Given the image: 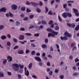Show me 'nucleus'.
Here are the masks:
<instances>
[{"mask_svg": "<svg viewBox=\"0 0 79 79\" xmlns=\"http://www.w3.org/2000/svg\"><path fill=\"white\" fill-rule=\"evenodd\" d=\"M19 65H20V69H23L24 68V65H21L20 64L19 65H18V64H13L12 65V68L13 69H14L15 71H17L19 70Z\"/></svg>", "mask_w": 79, "mask_h": 79, "instance_id": "obj_1", "label": "nucleus"}, {"mask_svg": "<svg viewBox=\"0 0 79 79\" xmlns=\"http://www.w3.org/2000/svg\"><path fill=\"white\" fill-rule=\"evenodd\" d=\"M67 25L68 27H71L72 28H74L76 27V25L74 23L70 24L69 23H67Z\"/></svg>", "mask_w": 79, "mask_h": 79, "instance_id": "obj_2", "label": "nucleus"}, {"mask_svg": "<svg viewBox=\"0 0 79 79\" xmlns=\"http://www.w3.org/2000/svg\"><path fill=\"white\" fill-rule=\"evenodd\" d=\"M11 8L12 10H16L18 8V6L15 4H13L11 5Z\"/></svg>", "mask_w": 79, "mask_h": 79, "instance_id": "obj_3", "label": "nucleus"}, {"mask_svg": "<svg viewBox=\"0 0 79 79\" xmlns=\"http://www.w3.org/2000/svg\"><path fill=\"white\" fill-rule=\"evenodd\" d=\"M60 39L62 40H67L68 39V37L66 36H61L60 37Z\"/></svg>", "mask_w": 79, "mask_h": 79, "instance_id": "obj_4", "label": "nucleus"}, {"mask_svg": "<svg viewBox=\"0 0 79 79\" xmlns=\"http://www.w3.org/2000/svg\"><path fill=\"white\" fill-rule=\"evenodd\" d=\"M64 35H67L68 37H71V34L67 32H65Z\"/></svg>", "mask_w": 79, "mask_h": 79, "instance_id": "obj_5", "label": "nucleus"}, {"mask_svg": "<svg viewBox=\"0 0 79 79\" xmlns=\"http://www.w3.org/2000/svg\"><path fill=\"white\" fill-rule=\"evenodd\" d=\"M62 16L64 17V18H67V15H68V13L66 12H64L62 15Z\"/></svg>", "mask_w": 79, "mask_h": 79, "instance_id": "obj_6", "label": "nucleus"}, {"mask_svg": "<svg viewBox=\"0 0 79 79\" xmlns=\"http://www.w3.org/2000/svg\"><path fill=\"white\" fill-rule=\"evenodd\" d=\"M31 4L33 6L36 7V6L39 5V4L37 3H35L34 2H31Z\"/></svg>", "mask_w": 79, "mask_h": 79, "instance_id": "obj_7", "label": "nucleus"}, {"mask_svg": "<svg viewBox=\"0 0 79 79\" xmlns=\"http://www.w3.org/2000/svg\"><path fill=\"white\" fill-rule=\"evenodd\" d=\"M52 35H53V37H55V35H58V32H55L54 31H52Z\"/></svg>", "mask_w": 79, "mask_h": 79, "instance_id": "obj_8", "label": "nucleus"}, {"mask_svg": "<svg viewBox=\"0 0 79 79\" xmlns=\"http://www.w3.org/2000/svg\"><path fill=\"white\" fill-rule=\"evenodd\" d=\"M19 40H23V39H24V35H21L19 37Z\"/></svg>", "mask_w": 79, "mask_h": 79, "instance_id": "obj_9", "label": "nucleus"}, {"mask_svg": "<svg viewBox=\"0 0 79 79\" xmlns=\"http://www.w3.org/2000/svg\"><path fill=\"white\" fill-rule=\"evenodd\" d=\"M7 58V60H8L9 62V61H12V59H13L12 57L9 56H8Z\"/></svg>", "mask_w": 79, "mask_h": 79, "instance_id": "obj_10", "label": "nucleus"}, {"mask_svg": "<svg viewBox=\"0 0 79 79\" xmlns=\"http://www.w3.org/2000/svg\"><path fill=\"white\" fill-rule=\"evenodd\" d=\"M1 12L3 11V12H5L6 11V9L5 7H3L1 9Z\"/></svg>", "mask_w": 79, "mask_h": 79, "instance_id": "obj_11", "label": "nucleus"}, {"mask_svg": "<svg viewBox=\"0 0 79 79\" xmlns=\"http://www.w3.org/2000/svg\"><path fill=\"white\" fill-rule=\"evenodd\" d=\"M25 74L26 76H29V72L28 70H27V71L25 72Z\"/></svg>", "mask_w": 79, "mask_h": 79, "instance_id": "obj_12", "label": "nucleus"}, {"mask_svg": "<svg viewBox=\"0 0 79 79\" xmlns=\"http://www.w3.org/2000/svg\"><path fill=\"white\" fill-rule=\"evenodd\" d=\"M18 54L22 55L24 53V51L23 50H20L18 51Z\"/></svg>", "mask_w": 79, "mask_h": 79, "instance_id": "obj_13", "label": "nucleus"}, {"mask_svg": "<svg viewBox=\"0 0 79 79\" xmlns=\"http://www.w3.org/2000/svg\"><path fill=\"white\" fill-rule=\"evenodd\" d=\"M6 36L5 35H3L1 37V39L2 40H5V39H6Z\"/></svg>", "mask_w": 79, "mask_h": 79, "instance_id": "obj_14", "label": "nucleus"}, {"mask_svg": "<svg viewBox=\"0 0 79 79\" xmlns=\"http://www.w3.org/2000/svg\"><path fill=\"white\" fill-rule=\"evenodd\" d=\"M35 59L37 61H40V58L39 57H35Z\"/></svg>", "mask_w": 79, "mask_h": 79, "instance_id": "obj_15", "label": "nucleus"}, {"mask_svg": "<svg viewBox=\"0 0 79 79\" xmlns=\"http://www.w3.org/2000/svg\"><path fill=\"white\" fill-rule=\"evenodd\" d=\"M42 48H46L47 47V46L45 44H43L42 46Z\"/></svg>", "mask_w": 79, "mask_h": 79, "instance_id": "obj_16", "label": "nucleus"}, {"mask_svg": "<svg viewBox=\"0 0 79 79\" xmlns=\"http://www.w3.org/2000/svg\"><path fill=\"white\" fill-rule=\"evenodd\" d=\"M79 29V25H77L76 27L75 28V30L76 31H78Z\"/></svg>", "mask_w": 79, "mask_h": 79, "instance_id": "obj_17", "label": "nucleus"}, {"mask_svg": "<svg viewBox=\"0 0 79 79\" xmlns=\"http://www.w3.org/2000/svg\"><path fill=\"white\" fill-rule=\"evenodd\" d=\"M54 29L55 30H56V31L57 30H59L60 29V27H59V26H55Z\"/></svg>", "mask_w": 79, "mask_h": 79, "instance_id": "obj_18", "label": "nucleus"}, {"mask_svg": "<svg viewBox=\"0 0 79 79\" xmlns=\"http://www.w3.org/2000/svg\"><path fill=\"white\" fill-rule=\"evenodd\" d=\"M68 16L69 18L72 17V14L69 12L67 13V17Z\"/></svg>", "mask_w": 79, "mask_h": 79, "instance_id": "obj_19", "label": "nucleus"}, {"mask_svg": "<svg viewBox=\"0 0 79 79\" xmlns=\"http://www.w3.org/2000/svg\"><path fill=\"white\" fill-rule=\"evenodd\" d=\"M9 16L10 17L12 18L14 16V14L11 13V12H9Z\"/></svg>", "mask_w": 79, "mask_h": 79, "instance_id": "obj_20", "label": "nucleus"}, {"mask_svg": "<svg viewBox=\"0 0 79 79\" xmlns=\"http://www.w3.org/2000/svg\"><path fill=\"white\" fill-rule=\"evenodd\" d=\"M32 63H30L29 65L28 66V68L29 69H31V68H32Z\"/></svg>", "mask_w": 79, "mask_h": 79, "instance_id": "obj_21", "label": "nucleus"}, {"mask_svg": "<svg viewBox=\"0 0 79 79\" xmlns=\"http://www.w3.org/2000/svg\"><path fill=\"white\" fill-rule=\"evenodd\" d=\"M42 24H47V22L45 21H41Z\"/></svg>", "mask_w": 79, "mask_h": 79, "instance_id": "obj_22", "label": "nucleus"}, {"mask_svg": "<svg viewBox=\"0 0 79 79\" xmlns=\"http://www.w3.org/2000/svg\"><path fill=\"white\" fill-rule=\"evenodd\" d=\"M50 36H51V37H53V34H52L51 33H49L48 35V37H50Z\"/></svg>", "mask_w": 79, "mask_h": 79, "instance_id": "obj_23", "label": "nucleus"}, {"mask_svg": "<svg viewBox=\"0 0 79 79\" xmlns=\"http://www.w3.org/2000/svg\"><path fill=\"white\" fill-rule=\"evenodd\" d=\"M13 40L15 43H17L18 42V40L17 39L15 38H14L13 39Z\"/></svg>", "mask_w": 79, "mask_h": 79, "instance_id": "obj_24", "label": "nucleus"}, {"mask_svg": "<svg viewBox=\"0 0 79 79\" xmlns=\"http://www.w3.org/2000/svg\"><path fill=\"white\" fill-rule=\"evenodd\" d=\"M15 23L17 26H18V25H19V24H20V22L18 21H16Z\"/></svg>", "mask_w": 79, "mask_h": 79, "instance_id": "obj_25", "label": "nucleus"}, {"mask_svg": "<svg viewBox=\"0 0 79 79\" xmlns=\"http://www.w3.org/2000/svg\"><path fill=\"white\" fill-rule=\"evenodd\" d=\"M4 28V26L3 25H0V30H2Z\"/></svg>", "mask_w": 79, "mask_h": 79, "instance_id": "obj_26", "label": "nucleus"}, {"mask_svg": "<svg viewBox=\"0 0 79 79\" xmlns=\"http://www.w3.org/2000/svg\"><path fill=\"white\" fill-rule=\"evenodd\" d=\"M6 44L7 46H10L11 45V43L10 41H8L7 42Z\"/></svg>", "mask_w": 79, "mask_h": 79, "instance_id": "obj_27", "label": "nucleus"}, {"mask_svg": "<svg viewBox=\"0 0 79 79\" xmlns=\"http://www.w3.org/2000/svg\"><path fill=\"white\" fill-rule=\"evenodd\" d=\"M58 18L59 19V21L60 22H62V19L61 18V17H60V15H58Z\"/></svg>", "mask_w": 79, "mask_h": 79, "instance_id": "obj_28", "label": "nucleus"}, {"mask_svg": "<svg viewBox=\"0 0 79 79\" xmlns=\"http://www.w3.org/2000/svg\"><path fill=\"white\" fill-rule=\"evenodd\" d=\"M20 43H21V44H24V43L25 42H27V41H19Z\"/></svg>", "mask_w": 79, "mask_h": 79, "instance_id": "obj_29", "label": "nucleus"}, {"mask_svg": "<svg viewBox=\"0 0 79 79\" xmlns=\"http://www.w3.org/2000/svg\"><path fill=\"white\" fill-rule=\"evenodd\" d=\"M0 77H4L3 73L1 72V73H0Z\"/></svg>", "mask_w": 79, "mask_h": 79, "instance_id": "obj_30", "label": "nucleus"}, {"mask_svg": "<svg viewBox=\"0 0 79 79\" xmlns=\"http://www.w3.org/2000/svg\"><path fill=\"white\" fill-rule=\"evenodd\" d=\"M35 54V51H33L31 52V55H34Z\"/></svg>", "mask_w": 79, "mask_h": 79, "instance_id": "obj_31", "label": "nucleus"}, {"mask_svg": "<svg viewBox=\"0 0 79 79\" xmlns=\"http://www.w3.org/2000/svg\"><path fill=\"white\" fill-rule=\"evenodd\" d=\"M18 77L19 79H21L22 78L21 75L20 74H18Z\"/></svg>", "mask_w": 79, "mask_h": 79, "instance_id": "obj_32", "label": "nucleus"}, {"mask_svg": "<svg viewBox=\"0 0 79 79\" xmlns=\"http://www.w3.org/2000/svg\"><path fill=\"white\" fill-rule=\"evenodd\" d=\"M73 10L74 12V13H76L78 12V10L76 9H74Z\"/></svg>", "mask_w": 79, "mask_h": 79, "instance_id": "obj_33", "label": "nucleus"}, {"mask_svg": "<svg viewBox=\"0 0 79 79\" xmlns=\"http://www.w3.org/2000/svg\"><path fill=\"white\" fill-rule=\"evenodd\" d=\"M19 48V46L17 45L15 46L14 48V50H16V49H18Z\"/></svg>", "mask_w": 79, "mask_h": 79, "instance_id": "obj_34", "label": "nucleus"}, {"mask_svg": "<svg viewBox=\"0 0 79 79\" xmlns=\"http://www.w3.org/2000/svg\"><path fill=\"white\" fill-rule=\"evenodd\" d=\"M7 62V60H6V59L4 60L3 62V64H6Z\"/></svg>", "mask_w": 79, "mask_h": 79, "instance_id": "obj_35", "label": "nucleus"}, {"mask_svg": "<svg viewBox=\"0 0 79 79\" xmlns=\"http://www.w3.org/2000/svg\"><path fill=\"white\" fill-rule=\"evenodd\" d=\"M30 52V51L29 50H27V49H26V51H25V53L26 54H27V53H29Z\"/></svg>", "mask_w": 79, "mask_h": 79, "instance_id": "obj_36", "label": "nucleus"}, {"mask_svg": "<svg viewBox=\"0 0 79 79\" xmlns=\"http://www.w3.org/2000/svg\"><path fill=\"white\" fill-rule=\"evenodd\" d=\"M7 37H8V38H9V39H10L11 37V35L9 34H8L7 35Z\"/></svg>", "mask_w": 79, "mask_h": 79, "instance_id": "obj_37", "label": "nucleus"}, {"mask_svg": "<svg viewBox=\"0 0 79 79\" xmlns=\"http://www.w3.org/2000/svg\"><path fill=\"white\" fill-rule=\"evenodd\" d=\"M29 18L30 19H32L34 18V15H31L29 16Z\"/></svg>", "mask_w": 79, "mask_h": 79, "instance_id": "obj_38", "label": "nucleus"}, {"mask_svg": "<svg viewBox=\"0 0 79 79\" xmlns=\"http://www.w3.org/2000/svg\"><path fill=\"white\" fill-rule=\"evenodd\" d=\"M25 34L27 35H28V36H31V35H32V34L30 33H25Z\"/></svg>", "mask_w": 79, "mask_h": 79, "instance_id": "obj_39", "label": "nucleus"}, {"mask_svg": "<svg viewBox=\"0 0 79 79\" xmlns=\"http://www.w3.org/2000/svg\"><path fill=\"white\" fill-rule=\"evenodd\" d=\"M28 19H29L28 17H26L24 18L23 19V20H24V21H27V20H28Z\"/></svg>", "mask_w": 79, "mask_h": 79, "instance_id": "obj_40", "label": "nucleus"}, {"mask_svg": "<svg viewBox=\"0 0 79 79\" xmlns=\"http://www.w3.org/2000/svg\"><path fill=\"white\" fill-rule=\"evenodd\" d=\"M34 36L35 37H39V33L35 34L34 35Z\"/></svg>", "mask_w": 79, "mask_h": 79, "instance_id": "obj_41", "label": "nucleus"}, {"mask_svg": "<svg viewBox=\"0 0 79 79\" xmlns=\"http://www.w3.org/2000/svg\"><path fill=\"white\" fill-rule=\"evenodd\" d=\"M47 31H48V32H52V30L51 28H48L47 29Z\"/></svg>", "mask_w": 79, "mask_h": 79, "instance_id": "obj_42", "label": "nucleus"}, {"mask_svg": "<svg viewBox=\"0 0 79 79\" xmlns=\"http://www.w3.org/2000/svg\"><path fill=\"white\" fill-rule=\"evenodd\" d=\"M64 8H66L67 7V4H64L63 5Z\"/></svg>", "mask_w": 79, "mask_h": 79, "instance_id": "obj_43", "label": "nucleus"}, {"mask_svg": "<svg viewBox=\"0 0 79 79\" xmlns=\"http://www.w3.org/2000/svg\"><path fill=\"white\" fill-rule=\"evenodd\" d=\"M53 23V21L51 20L49 22L48 24H52Z\"/></svg>", "mask_w": 79, "mask_h": 79, "instance_id": "obj_44", "label": "nucleus"}, {"mask_svg": "<svg viewBox=\"0 0 79 79\" xmlns=\"http://www.w3.org/2000/svg\"><path fill=\"white\" fill-rule=\"evenodd\" d=\"M48 14V15H53V13L52 12L51 10H50L49 11Z\"/></svg>", "mask_w": 79, "mask_h": 79, "instance_id": "obj_45", "label": "nucleus"}, {"mask_svg": "<svg viewBox=\"0 0 79 79\" xmlns=\"http://www.w3.org/2000/svg\"><path fill=\"white\" fill-rule=\"evenodd\" d=\"M36 10L37 11V13H40V9L39 8H37L36 9Z\"/></svg>", "mask_w": 79, "mask_h": 79, "instance_id": "obj_46", "label": "nucleus"}, {"mask_svg": "<svg viewBox=\"0 0 79 79\" xmlns=\"http://www.w3.org/2000/svg\"><path fill=\"white\" fill-rule=\"evenodd\" d=\"M45 10H46V12L47 13L48 11V9L47 8V6L45 7Z\"/></svg>", "mask_w": 79, "mask_h": 79, "instance_id": "obj_47", "label": "nucleus"}, {"mask_svg": "<svg viewBox=\"0 0 79 79\" xmlns=\"http://www.w3.org/2000/svg\"><path fill=\"white\" fill-rule=\"evenodd\" d=\"M79 61V60L78 58H77L75 60V63H77V62H78Z\"/></svg>", "mask_w": 79, "mask_h": 79, "instance_id": "obj_48", "label": "nucleus"}, {"mask_svg": "<svg viewBox=\"0 0 79 79\" xmlns=\"http://www.w3.org/2000/svg\"><path fill=\"white\" fill-rule=\"evenodd\" d=\"M21 9L22 11H25V7H22V8H21Z\"/></svg>", "mask_w": 79, "mask_h": 79, "instance_id": "obj_49", "label": "nucleus"}, {"mask_svg": "<svg viewBox=\"0 0 79 79\" xmlns=\"http://www.w3.org/2000/svg\"><path fill=\"white\" fill-rule=\"evenodd\" d=\"M20 31H25V28H24L22 27L20 28Z\"/></svg>", "mask_w": 79, "mask_h": 79, "instance_id": "obj_50", "label": "nucleus"}, {"mask_svg": "<svg viewBox=\"0 0 79 79\" xmlns=\"http://www.w3.org/2000/svg\"><path fill=\"white\" fill-rule=\"evenodd\" d=\"M49 74L50 76H52L53 74V72L52 71H50Z\"/></svg>", "mask_w": 79, "mask_h": 79, "instance_id": "obj_51", "label": "nucleus"}, {"mask_svg": "<svg viewBox=\"0 0 79 79\" xmlns=\"http://www.w3.org/2000/svg\"><path fill=\"white\" fill-rule=\"evenodd\" d=\"M31 47H35V45L34 44H31Z\"/></svg>", "mask_w": 79, "mask_h": 79, "instance_id": "obj_52", "label": "nucleus"}, {"mask_svg": "<svg viewBox=\"0 0 79 79\" xmlns=\"http://www.w3.org/2000/svg\"><path fill=\"white\" fill-rule=\"evenodd\" d=\"M27 12H31V10L28 8L27 9Z\"/></svg>", "mask_w": 79, "mask_h": 79, "instance_id": "obj_53", "label": "nucleus"}, {"mask_svg": "<svg viewBox=\"0 0 79 79\" xmlns=\"http://www.w3.org/2000/svg\"><path fill=\"white\" fill-rule=\"evenodd\" d=\"M76 45V43H72L71 44V47H73V46H74V45Z\"/></svg>", "mask_w": 79, "mask_h": 79, "instance_id": "obj_54", "label": "nucleus"}, {"mask_svg": "<svg viewBox=\"0 0 79 79\" xmlns=\"http://www.w3.org/2000/svg\"><path fill=\"white\" fill-rule=\"evenodd\" d=\"M7 74L9 76H11V72H8Z\"/></svg>", "mask_w": 79, "mask_h": 79, "instance_id": "obj_55", "label": "nucleus"}, {"mask_svg": "<svg viewBox=\"0 0 79 79\" xmlns=\"http://www.w3.org/2000/svg\"><path fill=\"white\" fill-rule=\"evenodd\" d=\"M44 41L45 43H48V39L46 38L45 39Z\"/></svg>", "mask_w": 79, "mask_h": 79, "instance_id": "obj_56", "label": "nucleus"}, {"mask_svg": "<svg viewBox=\"0 0 79 79\" xmlns=\"http://www.w3.org/2000/svg\"><path fill=\"white\" fill-rule=\"evenodd\" d=\"M26 5H31V2L30 3L28 1H27V3H26Z\"/></svg>", "mask_w": 79, "mask_h": 79, "instance_id": "obj_57", "label": "nucleus"}, {"mask_svg": "<svg viewBox=\"0 0 79 79\" xmlns=\"http://www.w3.org/2000/svg\"><path fill=\"white\" fill-rule=\"evenodd\" d=\"M47 65L48 66H50V62H48L47 63Z\"/></svg>", "mask_w": 79, "mask_h": 79, "instance_id": "obj_58", "label": "nucleus"}, {"mask_svg": "<svg viewBox=\"0 0 79 79\" xmlns=\"http://www.w3.org/2000/svg\"><path fill=\"white\" fill-rule=\"evenodd\" d=\"M77 75H78V73H73V76H77Z\"/></svg>", "mask_w": 79, "mask_h": 79, "instance_id": "obj_59", "label": "nucleus"}, {"mask_svg": "<svg viewBox=\"0 0 79 79\" xmlns=\"http://www.w3.org/2000/svg\"><path fill=\"white\" fill-rule=\"evenodd\" d=\"M73 57L72 56H69V59L70 60H73Z\"/></svg>", "mask_w": 79, "mask_h": 79, "instance_id": "obj_60", "label": "nucleus"}, {"mask_svg": "<svg viewBox=\"0 0 79 79\" xmlns=\"http://www.w3.org/2000/svg\"><path fill=\"white\" fill-rule=\"evenodd\" d=\"M32 77L34 78L35 79H37V76L35 75H33L32 76Z\"/></svg>", "mask_w": 79, "mask_h": 79, "instance_id": "obj_61", "label": "nucleus"}, {"mask_svg": "<svg viewBox=\"0 0 79 79\" xmlns=\"http://www.w3.org/2000/svg\"><path fill=\"white\" fill-rule=\"evenodd\" d=\"M5 15L6 17H7V18H9V16H10V15H9L8 13L6 14Z\"/></svg>", "mask_w": 79, "mask_h": 79, "instance_id": "obj_62", "label": "nucleus"}, {"mask_svg": "<svg viewBox=\"0 0 79 79\" xmlns=\"http://www.w3.org/2000/svg\"><path fill=\"white\" fill-rule=\"evenodd\" d=\"M75 50H76V47L74 46L72 49V51H74Z\"/></svg>", "mask_w": 79, "mask_h": 79, "instance_id": "obj_63", "label": "nucleus"}, {"mask_svg": "<svg viewBox=\"0 0 79 79\" xmlns=\"http://www.w3.org/2000/svg\"><path fill=\"white\" fill-rule=\"evenodd\" d=\"M24 15L23 14H22L20 15V16L22 18H24Z\"/></svg>", "mask_w": 79, "mask_h": 79, "instance_id": "obj_64", "label": "nucleus"}]
</instances>
